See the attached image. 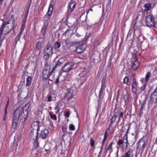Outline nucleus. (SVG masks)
<instances>
[{
    "label": "nucleus",
    "instance_id": "nucleus-1",
    "mask_svg": "<svg viewBox=\"0 0 157 157\" xmlns=\"http://www.w3.org/2000/svg\"><path fill=\"white\" fill-rule=\"evenodd\" d=\"M28 102L23 107H19L14 111L12 117V127L13 128H15L18 122L19 118L21 117L26 120L29 115V104Z\"/></svg>",
    "mask_w": 157,
    "mask_h": 157
},
{
    "label": "nucleus",
    "instance_id": "nucleus-2",
    "mask_svg": "<svg viewBox=\"0 0 157 157\" xmlns=\"http://www.w3.org/2000/svg\"><path fill=\"white\" fill-rule=\"evenodd\" d=\"M11 12L10 13V16L8 17V20L7 21H5L2 23L0 28V41L2 42L5 37L2 38V33L6 25L7 24H15V21L14 19V16L13 14H11Z\"/></svg>",
    "mask_w": 157,
    "mask_h": 157
},
{
    "label": "nucleus",
    "instance_id": "nucleus-3",
    "mask_svg": "<svg viewBox=\"0 0 157 157\" xmlns=\"http://www.w3.org/2000/svg\"><path fill=\"white\" fill-rule=\"evenodd\" d=\"M145 21L146 25L148 27H155L154 17L153 16L151 15H147L145 17Z\"/></svg>",
    "mask_w": 157,
    "mask_h": 157
},
{
    "label": "nucleus",
    "instance_id": "nucleus-4",
    "mask_svg": "<svg viewBox=\"0 0 157 157\" xmlns=\"http://www.w3.org/2000/svg\"><path fill=\"white\" fill-rule=\"evenodd\" d=\"M30 139L34 145L35 147L36 148L39 146V144L38 142V131H33L32 129L30 130Z\"/></svg>",
    "mask_w": 157,
    "mask_h": 157
},
{
    "label": "nucleus",
    "instance_id": "nucleus-5",
    "mask_svg": "<svg viewBox=\"0 0 157 157\" xmlns=\"http://www.w3.org/2000/svg\"><path fill=\"white\" fill-rule=\"evenodd\" d=\"M42 78L43 79H45L47 80L48 78H49L50 80L52 81H53V78H52L53 76H55L54 75H52L51 74L50 71L49 69H47L44 68L43 71L42 73Z\"/></svg>",
    "mask_w": 157,
    "mask_h": 157
},
{
    "label": "nucleus",
    "instance_id": "nucleus-6",
    "mask_svg": "<svg viewBox=\"0 0 157 157\" xmlns=\"http://www.w3.org/2000/svg\"><path fill=\"white\" fill-rule=\"evenodd\" d=\"M150 99L152 103H157V87L151 94Z\"/></svg>",
    "mask_w": 157,
    "mask_h": 157
},
{
    "label": "nucleus",
    "instance_id": "nucleus-7",
    "mask_svg": "<svg viewBox=\"0 0 157 157\" xmlns=\"http://www.w3.org/2000/svg\"><path fill=\"white\" fill-rule=\"evenodd\" d=\"M52 47L49 43H48L44 49L45 55L48 57H49L52 54Z\"/></svg>",
    "mask_w": 157,
    "mask_h": 157
},
{
    "label": "nucleus",
    "instance_id": "nucleus-8",
    "mask_svg": "<svg viewBox=\"0 0 157 157\" xmlns=\"http://www.w3.org/2000/svg\"><path fill=\"white\" fill-rule=\"evenodd\" d=\"M74 64L72 63H68L66 64H65L62 68V69L63 72H67L69 71L70 70L72 69L73 67Z\"/></svg>",
    "mask_w": 157,
    "mask_h": 157
},
{
    "label": "nucleus",
    "instance_id": "nucleus-9",
    "mask_svg": "<svg viewBox=\"0 0 157 157\" xmlns=\"http://www.w3.org/2000/svg\"><path fill=\"white\" fill-rule=\"evenodd\" d=\"M146 143L145 139L143 137L138 142V148H140V149L144 150L145 147Z\"/></svg>",
    "mask_w": 157,
    "mask_h": 157
},
{
    "label": "nucleus",
    "instance_id": "nucleus-10",
    "mask_svg": "<svg viewBox=\"0 0 157 157\" xmlns=\"http://www.w3.org/2000/svg\"><path fill=\"white\" fill-rule=\"evenodd\" d=\"M29 5L28 6V9L25 13V16L23 19L22 22L21 24V30H23L25 29V24L27 20V18L28 15L29 13Z\"/></svg>",
    "mask_w": 157,
    "mask_h": 157
},
{
    "label": "nucleus",
    "instance_id": "nucleus-11",
    "mask_svg": "<svg viewBox=\"0 0 157 157\" xmlns=\"http://www.w3.org/2000/svg\"><path fill=\"white\" fill-rule=\"evenodd\" d=\"M86 47V45L85 44L80 45L77 48L76 51L78 53H80L85 50Z\"/></svg>",
    "mask_w": 157,
    "mask_h": 157
},
{
    "label": "nucleus",
    "instance_id": "nucleus-12",
    "mask_svg": "<svg viewBox=\"0 0 157 157\" xmlns=\"http://www.w3.org/2000/svg\"><path fill=\"white\" fill-rule=\"evenodd\" d=\"M64 62V59L63 58H60L56 63L55 65L53 67V70H55L57 68H58Z\"/></svg>",
    "mask_w": 157,
    "mask_h": 157
},
{
    "label": "nucleus",
    "instance_id": "nucleus-13",
    "mask_svg": "<svg viewBox=\"0 0 157 157\" xmlns=\"http://www.w3.org/2000/svg\"><path fill=\"white\" fill-rule=\"evenodd\" d=\"M39 123L38 121H35L33 122L31 124V129L33 131H38L39 128Z\"/></svg>",
    "mask_w": 157,
    "mask_h": 157
},
{
    "label": "nucleus",
    "instance_id": "nucleus-14",
    "mask_svg": "<svg viewBox=\"0 0 157 157\" xmlns=\"http://www.w3.org/2000/svg\"><path fill=\"white\" fill-rule=\"evenodd\" d=\"M48 133V131L47 129L45 128H43L41 130L40 135L43 139H45Z\"/></svg>",
    "mask_w": 157,
    "mask_h": 157
},
{
    "label": "nucleus",
    "instance_id": "nucleus-15",
    "mask_svg": "<svg viewBox=\"0 0 157 157\" xmlns=\"http://www.w3.org/2000/svg\"><path fill=\"white\" fill-rule=\"evenodd\" d=\"M137 85L136 79L134 78L133 80L132 84V91L134 94H136L137 91Z\"/></svg>",
    "mask_w": 157,
    "mask_h": 157
},
{
    "label": "nucleus",
    "instance_id": "nucleus-16",
    "mask_svg": "<svg viewBox=\"0 0 157 157\" xmlns=\"http://www.w3.org/2000/svg\"><path fill=\"white\" fill-rule=\"evenodd\" d=\"M142 25V20L139 18V16L137 15L135 19V23L134 25L136 27H140Z\"/></svg>",
    "mask_w": 157,
    "mask_h": 157
},
{
    "label": "nucleus",
    "instance_id": "nucleus-17",
    "mask_svg": "<svg viewBox=\"0 0 157 157\" xmlns=\"http://www.w3.org/2000/svg\"><path fill=\"white\" fill-rule=\"evenodd\" d=\"M77 0H71L69 4L70 9L72 11L75 7V5L78 2Z\"/></svg>",
    "mask_w": 157,
    "mask_h": 157
},
{
    "label": "nucleus",
    "instance_id": "nucleus-18",
    "mask_svg": "<svg viewBox=\"0 0 157 157\" xmlns=\"http://www.w3.org/2000/svg\"><path fill=\"white\" fill-rule=\"evenodd\" d=\"M139 64V62L137 59H135L134 62L133 63L132 65V67L133 70H136L138 68Z\"/></svg>",
    "mask_w": 157,
    "mask_h": 157
},
{
    "label": "nucleus",
    "instance_id": "nucleus-19",
    "mask_svg": "<svg viewBox=\"0 0 157 157\" xmlns=\"http://www.w3.org/2000/svg\"><path fill=\"white\" fill-rule=\"evenodd\" d=\"M15 27V25L11 24L9 26H8L7 29H6L5 31L6 32V34L9 33Z\"/></svg>",
    "mask_w": 157,
    "mask_h": 157
},
{
    "label": "nucleus",
    "instance_id": "nucleus-20",
    "mask_svg": "<svg viewBox=\"0 0 157 157\" xmlns=\"http://www.w3.org/2000/svg\"><path fill=\"white\" fill-rule=\"evenodd\" d=\"M48 24V21H44V24L43 27L42 28L41 32L44 35L46 33V30Z\"/></svg>",
    "mask_w": 157,
    "mask_h": 157
},
{
    "label": "nucleus",
    "instance_id": "nucleus-21",
    "mask_svg": "<svg viewBox=\"0 0 157 157\" xmlns=\"http://www.w3.org/2000/svg\"><path fill=\"white\" fill-rule=\"evenodd\" d=\"M73 90L72 89H70L68 91L66 94V97L67 99H71L72 98L73 94Z\"/></svg>",
    "mask_w": 157,
    "mask_h": 157
},
{
    "label": "nucleus",
    "instance_id": "nucleus-22",
    "mask_svg": "<svg viewBox=\"0 0 157 157\" xmlns=\"http://www.w3.org/2000/svg\"><path fill=\"white\" fill-rule=\"evenodd\" d=\"M144 7L146 8L144 9V11L147 12L150 10L151 7V4L149 3H147L145 5Z\"/></svg>",
    "mask_w": 157,
    "mask_h": 157
},
{
    "label": "nucleus",
    "instance_id": "nucleus-23",
    "mask_svg": "<svg viewBox=\"0 0 157 157\" xmlns=\"http://www.w3.org/2000/svg\"><path fill=\"white\" fill-rule=\"evenodd\" d=\"M148 47V44L147 43H142L141 45V48L143 50L147 49Z\"/></svg>",
    "mask_w": 157,
    "mask_h": 157
},
{
    "label": "nucleus",
    "instance_id": "nucleus-24",
    "mask_svg": "<svg viewBox=\"0 0 157 157\" xmlns=\"http://www.w3.org/2000/svg\"><path fill=\"white\" fill-rule=\"evenodd\" d=\"M53 10V5H51L48 8V12L47 14H48V16H50L52 14Z\"/></svg>",
    "mask_w": 157,
    "mask_h": 157
},
{
    "label": "nucleus",
    "instance_id": "nucleus-25",
    "mask_svg": "<svg viewBox=\"0 0 157 157\" xmlns=\"http://www.w3.org/2000/svg\"><path fill=\"white\" fill-rule=\"evenodd\" d=\"M109 131H110V129H109V128L106 129V132H105V134L104 138L103 140L102 141L103 144H104L105 140L106 139L107 137V136H108V135L107 134V132H109ZM103 144L102 146H103ZM102 147H103V146H102Z\"/></svg>",
    "mask_w": 157,
    "mask_h": 157
},
{
    "label": "nucleus",
    "instance_id": "nucleus-26",
    "mask_svg": "<svg viewBox=\"0 0 157 157\" xmlns=\"http://www.w3.org/2000/svg\"><path fill=\"white\" fill-rule=\"evenodd\" d=\"M41 48V43L39 42H38L36 45V48L38 49L37 50V54H39L40 52V49Z\"/></svg>",
    "mask_w": 157,
    "mask_h": 157
},
{
    "label": "nucleus",
    "instance_id": "nucleus-27",
    "mask_svg": "<svg viewBox=\"0 0 157 157\" xmlns=\"http://www.w3.org/2000/svg\"><path fill=\"white\" fill-rule=\"evenodd\" d=\"M129 80L128 77H125L124 79L123 82L125 84H127L128 86H130L131 85V83L128 82Z\"/></svg>",
    "mask_w": 157,
    "mask_h": 157
},
{
    "label": "nucleus",
    "instance_id": "nucleus-28",
    "mask_svg": "<svg viewBox=\"0 0 157 157\" xmlns=\"http://www.w3.org/2000/svg\"><path fill=\"white\" fill-rule=\"evenodd\" d=\"M131 152L130 151H128L125 153L122 157H130L131 156Z\"/></svg>",
    "mask_w": 157,
    "mask_h": 157
},
{
    "label": "nucleus",
    "instance_id": "nucleus-29",
    "mask_svg": "<svg viewBox=\"0 0 157 157\" xmlns=\"http://www.w3.org/2000/svg\"><path fill=\"white\" fill-rule=\"evenodd\" d=\"M129 129V128L128 127V129L127 130V131H126V134L124 136V137H123V140L125 139V140H126V142H124L125 143L127 144L128 143V136H127V133L128 132V130Z\"/></svg>",
    "mask_w": 157,
    "mask_h": 157
},
{
    "label": "nucleus",
    "instance_id": "nucleus-30",
    "mask_svg": "<svg viewBox=\"0 0 157 157\" xmlns=\"http://www.w3.org/2000/svg\"><path fill=\"white\" fill-rule=\"evenodd\" d=\"M129 94L127 92L124 93V95L123 98L125 102L126 100H127L128 98Z\"/></svg>",
    "mask_w": 157,
    "mask_h": 157
},
{
    "label": "nucleus",
    "instance_id": "nucleus-31",
    "mask_svg": "<svg viewBox=\"0 0 157 157\" xmlns=\"http://www.w3.org/2000/svg\"><path fill=\"white\" fill-rule=\"evenodd\" d=\"M151 73L150 72H148L147 73L145 76V81L147 82L149 80V78L151 76Z\"/></svg>",
    "mask_w": 157,
    "mask_h": 157
},
{
    "label": "nucleus",
    "instance_id": "nucleus-32",
    "mask_svg": "<svg viewBox=\"0 0 157 157\" xmlns=\"http://www.w3.org/2000/svg\"><path fill=\"white\" fill-rule=\"evenodd\" d=\"M20 37H21L20 36V34H18L15 39V43L14 44L15 45H16L17 44V42L20 41Z\"/></svg>",
    "mask_w": 157,
    "mask_h": 157
},
{
    "label": "nucleus",
    "instance_id": "nucleus-33",
    "mask_svg": "<svg viewBox=\"0 0 157 157\" xmlns=\"http://www.w3.org/2000/svg\"><path fill=\"white\" fill-rule=\"evenodd\" d=\"M60 46V44L59 42H56L54 44V47L55 48H59Z\"/></svg>",
    "mask_w": 157,
    "mask_h": 157
},
{
    "label": "nucleus",
    "instance_id": "nucleus-34",
    "mask_svg": "<svg viewBox=\"0 0 157 157\" xmlns=\"http://www.w3.org/2000/svg\"><path fill=\"white\" fill-rule=\"evenodd\" d=\"M111 0H108V2L107 5V8H111L112 6V5L111 4Z\"/></svg>",
    "mask_w": 157,
    "mask_h": 157
},
{
    "label": "nucleus",
    "instance_id": "nucleus-35",
    "mask_svg": "<svg viewBox=\"0 0 157 157\" xmlns=\"http://www.w3.org/2000/svg\"><path fill=\"white\" fill-rule=\"evenodd\" d=\"M69 129L71 131H73L75 129V127L74 124H71L69 126Z\"/></svg>",
    "mask_w": 157,
    "mask_h": 157
},
{
    "label": "nucleus",
    "instance_id": "nucleus-36",
    "mask_svg": "<svg viewBox=\"0 0 157 157\" xmlns=\"http://www.w3.org/2000/svg\"><path fill=\"white\" fill-rule=\"evenodd\" d=\"M117 116L115 114L114 115L111 119V122L113 123L116 120Z\"/></svg>",
    "mask_w": 157,
    "mask_h": 157
},
{
    "label": "nucleus",
    "instance_id": "nucleus-37",
    "mask_svg": "<svg viewBox=\"0 0 157 157\" xmlns=\"http://www.w3.org/2000/svg\"><path fill=\"white\" fill-rule=\"evenodd\" d=\"M51 118L54 120H56V116L55 114H50Z\"/></svg>",
    "mask_w": 157,
    "mask_h": 157
},
{
    "label": "nucleus",
    "instance_id": "nucleus-38",
    "mask_svg": "<svg viewBox=\"0 0 157 157\" xmlns=\"http://www.w3.org/2000/svg\"><path fill=\"white\" fill-rule=\"evenodd\" d=\"M94 141L93 140V139L92 138H90V145L91 147H93L94 145Z\"/></svg>",
    "mask_w": 157,
    "mask_h": 157
},
{
    "label": "nucleus",
    "instance_id": "nucleus-39",
    "mask_svg": "<svg viewBox=\"0 0 157 157\" xmlns=\"http://www.w3.org/2000/svg\"><path fill=\"white\" fill-rule=\"evenodd\" d=\"M29 76L27 79V80H26V82H26V86H29Z\"/></svg>",
    "mask_w": 157,
    "mask_h": 157
},
{
    "label": "nucleus",
    "instance_id": "nucleus-40",
    "mask_svg": "<svg viewBox=\"0 0 157 157\" xmlns=\"http://www.w3.org/2000/svg\"><path fill=\"white\" fill-rule=\"evenodd\" d=\"M123 142L122 140H119L117 142V144L119 145H121L123 144Z\"/></svg>",
    "mask_w": 157,
    "mask_h": 157
},
{
    "label": "nucleus",
    "instance_id": "nucleus-41",
    "mask_svg": "<svg viewBox=\"0 0 157 157\" xmlns=\"http://www.w3.org/2000/svg\"><path fill=\"white\" fill-rule=\"evenodd\" d=\"M113 143V142H112L109 145L108 148L107 149V151H108L109 149H112V145Z\"/></svg>",
    "mask_w": 157,
    "mask_h": 157
},
{
    "label": "nucleus",
    "instance_id": "nucleus-42",
    "mask_svg": "<svg viewBox=\"0 0 157 157\" xmlns=\"http://www.w3.org/2000/svg\"><path fill=\"white\" fill-rule=\"evenodd\" d=\"M145 102L143 103L141 106L140 109L141 110H143L144 109L145 107Z\"/></svg>",
    "mask_w": 157,
    "mask_h": 157
},
{
    "label": "nucleus",
    "instance_id": "nucleus-43",
    "mask_svg": "<svg viewBox=\"0 0 157 157\" xmlns=\"http://www.w3.org/2000/svg\"><path fill=\"white\" fill-rule=\"evenodd\" d=\"M146 88V85L145 84L143 85L141 87L140 90L141 91H143Z\"/></svg>",
    "mask_w": 157,
    "mask_h": 157
},
{
    "label": "nucleus",
    "instance_id": "nucleus-44",
    "mask_svg": "<svg viewBox=\"0 0 157 157\" xmlns=\"http://www.w3.org/2000/svg\"><path fill=\"white\" fill-rule=\"evenodd\" d=\"M131 141L132 142V145L134 144L135 141H134V137H131L130 138Z\"/></svg>",
    "mask_w": 157,
    "mask_h": 157
},
{
    "label": "nucleus",
    "instance_id": "nucleus-45",
    "mask_svg": "<svg viewBox=\"0 0 157 157\" xmlns=\"http://www.w3.org/2000/svg\"><path fill=\"white\" fill-rule=\"evenodd\" d=\"M7 113H5L3 119V121H5L6 120L7 117Z\"/></svg>",
    "mask_w": 157,
    "mask_h": 157
},
{
    "label": "nucleus",
    "instance_id": "nucleus-46",
    "mask_svg": "<svg viewBox=\"0 0 157 157\" xmlns=\"http://www.w3.org/2000/svg\"><path fill=\"white\" fill-rule=\"evenodd\" d=\"M67 128L66 126V125H63L62 127V130H63V131H66V129H67Z\"/></svg>",
    "mask_w": 157,
    "mask_h": 157
},
{
    "label": "nucleus",
    "instance_id": "nucleus-47",
    "mask_svg": "<svg viewBox=\"0 0 157 157\" xmlns=\"http://www.w3.org/2000/svg\"><path fill=\"white\" fill-rule=\"evenodd\" d=\"M127 129H126V128H125V127H124V126H123L122 127L121 131L122 132H125L126 130H127Z\"/></svg>",
    "mask_w": 157,
    "mask_h": 157
},
{
    "label": "nucleus",
    "instance_id": "nucleus-48",
    "mask_svg": "<svg viewBox=\"0 0 157 157\" xmlns=\"http://www.w3.org/2000/svg\"><path fill=\"white\" fill-rule=\"evenodd\" d=\"M56 83H58L59 82V75H58L57 77H56Z\"/></svg>",
    "mask_w": 157,
    "mask_h": 157
},
{
    "label": "nucleus",
    "instance_id": "nucleus-49",
    "mask_svg": "<svg viewBox=\"0 0 157 157\" xmlns=\"http://www.w3.org/2000/svg\"><path fill=\"white\" fill-rule=\"evenodd\" d=\"M69 115H70V114H69V112L67 111L66 112L65 116L66 117H69Z\"/></svg>",
    "mask_w": 157,
    "mask_h": 157
},
{
    "label": "nucleus",
    "instance_id": "nucleus-50",
    "mask_svg": "<svg viewBox=\"0 0 157 157\" xmlns=\"http://www.w3.org/2000/svg\"><path fill=\"white\" fill-rule=\"evenodd\" d=\"M52 97L51 95H50L48 97V101H52L51 99Z\"/></svg>",
    "mask_w": 157,
    "mask_h": 157
},
{
    "label": "nucleus",
    "instance_id": "nucleus-51",
    "mask_svg": "<svg viewBox=\"0 0 157 157\" xmlns=\"http://www.w3.org/2000/svg\"><path fill=\"white\" fill-rule=\"evenodd\" d=\"M105 78H103L101 82V84L105 85Z\"/></svg>",
    "mask_w": 157,
    "mask_h": 157
},
{
    "label": "nucleus",
    "instance_id": "nucleus-52",
    "mask_svg": "<svg viewBox=\"0 0 157 157\" xmlns=\"http://www.w3.org/2000/svg\"><path fill=\"white\" fill-rule=\"evenodd\" d=\"M8 106H6L5 108V113H7V107Z\"/></svg>",
    "mask_w": 157,
    "mask_h": 157
},
{
    "label": "nucleus",
    "instance_id": "nucleus-53",
    "mask_svg": "<svg viewBox=\"0 0 157 157\" xmlns=\"http://www.w3.org/2000/svg\"><path fill=\"white\" fill-rule=\"evenodd\" d=\"M103 90H101H101H100V92L99 94V97H101V93H103Z\"/></svg>",
    "mask_w": 157,
    "mask_h": 157
},
{
    "label": "nucleus",
    "instance_id": "nucleus-54",
    "mask_svg": "<svg viewBox=\"0 0 157 157\" xmlns=\"http://www.w3.org/2000/svg\"><path fill=\"white\" fill-rule=\"evenodd\" d=\"M105 87L104 85L101 84V90H103Z\"/></svg>",
    "mask_w": 157,
    "mask_h": 157
},
{
    "label": "nucleus",
    "instance_id": "nucleus-55",
    "mask_svg": "<svg viewBox=\"0 0 157 157\" xmlns=\"http://www.w3.org/2000/svg\"><path fill=\"white\" fill-rule=\"evenodd\" d=\"M8 100L7 101L6 104V106H8L9 105V98L8 97Z\"/></svg>",
    "mask_w": 157,
    "mask_h": 157
},
{
    "label": "nucleus",
    "instance_id": "nucleus-56",
    "mask_svg": "<svg viewBox=\"0 0 157 157\" xmlns=\"http://www.w3.org/2000/svg\"><path fill=\"white\" fill-rule=\"evenodd\" d=\"M123 112H121L120 115V117H122L123 116Z\"/></svg>",
    "mask_w": 157,
    "mask_h": 157
},
{
    "label": "nucleus",
    "instance_id": "nucleus-57",
    "mask_svg": "<svg viewBox=\"0 0 157 157\" xmlns=\"http://www.w3.org/2000/svg\"><path fill=\"white\" fill-rule=\"evenodd\" d=\"M23 31V30H21V31L19 32V33L18 34H20V37L21 36V34L22 31Z\"/></svg>",
    "mask_w": 157,
    "mask_h": 157
},
{
    "label": "nucleus",
    "instance_id": "nucleus-58",
    "mask_svg": "<svg viewBox=\"0 0 157 157\" xmlns=\"http://www.w3.org/2000/svg\"><path fill=\"white\" fill-rule=\"evenodd\" d=\"M65 42L66 43V44H67L68 43V40H66L65 41Z\"/></svg>",
    "mask_w": 157,
    "mask_h": 157
},
{
    "label": "nucleus",
    "instance_id": "nucleus-59",
    "mask_svg": "<svg viewBox=\"0 0 157 157\" xmlns=\"http://www.w3.org/2000/svg\"><path fill=\"white\" fill-rule=\"evenodd\" d=\"M3 1V0H0V3L1 4H2V2Z\"/></svg>",
    "mask_w": 157,
    "mask_h": 157
},
{
    "label": "nucleus",
    "instance_id": "nucleus-60",
    "mask_svg": "<svg viewBox=\"0 0 157 157\" xmlns=\"http://www.w3.org/2000/svg\"><path fill=\"white\" fill-rule=\"evenodd\" d=\"M79 75L80 76H81L82 77L83 75H82V74H81Z\"/></svg>",
    "mask_w": 157,
    "mask_h": 157
},
{
    "label": "nucleus",
    "instance_id": "nucleus-61",
    "mask_svg": "<svg viewBox=\"0 0 157 157\" xmlns=\"http://www.w3.org/2000/svg\"><path fill=\"white\" fill-rule=\"evenodd\" d=\"M92 2H94L96 1V0H91Z\"/></svg>",
    "mask_w": 157,
    "mask_h": 157
},
{
    "label": "nucleus",
    "instance_id": "nucleus-62",
    "mask_svg": "<svg viewBox=\"0 0 157 157\" xmlns=\"http://www.w3.org/2000/svg\"><path fill=\"white\" fill-rule=\"evenodd\" d=\"M83 82H84L86 81V78H84L83 79Z\"/></svg>",
    "mask_w": 157,
    "mask_h": 157
},
{
    "label": "nucleus",
    "instance_id": "nucleus-63",
    "mask_svg": "<svg viewBox=\"0 0 157 157\" xmlns=\"http://www.w3.org/2000/svg\"><path fill=\"white\" fill-rule=\"evenodd\" d=\"M1 20H2V21H3V22L4 21V20H3V19H1Z\"/></svg>",
    "mask_w": 157,
    "mask_h": 157
},
{
    "label": "nucleus",
    "instance_id": "nucleus-64",
    "mask_svg": "<svg viewBox=\"0 0 157 157\" xmlns=\"http://www.w3.org/2000/svg\"><path fill=\"white\" fill-rule=\"evenodd\" d=\"M126 147H127V144H128V143L127 144H126Z\"/></svg>",
    "mask_w": 157,
    "mask_h": 157
}]
</instances>
